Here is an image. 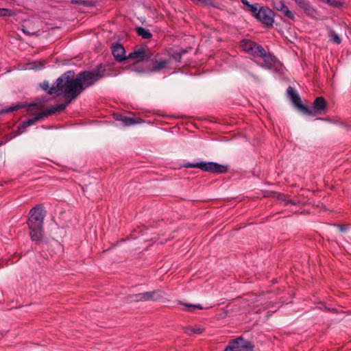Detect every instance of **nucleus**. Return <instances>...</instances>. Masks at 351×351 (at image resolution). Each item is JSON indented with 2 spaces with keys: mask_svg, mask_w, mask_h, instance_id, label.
Instances as JSON below:
<instances>
[{
  "mask_svg": "<svg viewBox=\"0 0 351 351\" xmlns=\"http://www.w3.org/2000/svg\"><path fill=\"white\" fill-rule=\"evenodd\" d=\"M74 72L71 71L63 73L49 90V95L62 94L65 97V101L62 104H66V106L84 89L94 84L102 77L99 71L81 72L76 77H74Z\"/></svg>",
  "mask_w": 351,
  "mask_h": 351,
  "instance_id": "obj_1",
  "label": "nucleus"
},
{
  "mask_svg": "<svg viewBox=\"0 0 351 351\" xmlns=\"http://www.w3.org/2000/svg\"><path fill=\"white\" fill-rule=\"evenodd\" d=\"M46 216V210L41 204L33 207L29 212L27 221L29 229V236L32 241H40L43 236V221Z\"/></svg>",
  "mask_w": 351,
  "mask_h": 351,
  "instance_id": "obj_2",
  "label": "nucleus"
},
{
  "mask_svg": "<svg viewBox=\"0 0 351 351\" xmlns=\"http://www.w3.org/2000/svg\"><path fill=\"white\" fill-rule=\"evenodd\" d=\"M186 168H199L204 171L223 173L228 171V167L214 162H188L184 165Z\"/></svg>",
  "mask_w": 351,
  "mask_h": 351,
  "instance_id": "obj_3",
  "label": "nucleus"
},
{
  "mask_svg": "<svg viewBox=\"0 0 351 351\" xmlns=\"http://www.w3.org/2000/svg\"><path fill=\"white\" fill-rule=\"evenodd\" d=\"M66 108V104H57L53 106H51V108H48L44 112H39L36 114H35V117L32 119H29L25 121H23L21 124V128H25L27 127H29L33 124H34L36 122L41 120L43 118L47 117L49 115H51L52 114H54L57 112L63 111Z\"/></svg>",
  "mask_w": 351,
  "mask_h": 351,
  "instance_id": "obj_4",
  "label": "nucleus"
},
{
  "mask_svg": "<svg viewBox=\"0 0 351 351\" xmlns=\"http://www.w3.org/2000/svg\"><path fill=\"white\" fill-rule=\"evenodd\" d=\"M287 93L288 97L300 112L306 116L315 117V112L302 103L300 95L293 87L289 86Z\"/></svg>",
  "mask_w": 351,
  "mask_h": 351,
  "instance_id": "obj_5",
  "label": "nucleus"
},
{
  "mask_svg": "<svg viewBox=\"0 0 351 351\" xmlns=\"http://www.w3.org/2000/svg\"><path fill=\"white\" fill-rule=\"evenodd\" d=\"M287 93L288 97L300 112L306 116L315 117V112L302 103L300 95L293 87L289 86Z\"/></svg>",
  "mask_w": 351,
  "mask_h": 351,
  "instance_id": "obj_6",
  "label": "nucleus"
},
{
  "mask_svg": "<svg viewBox=\"0 0 351 351\" xmlns=\"http://www.w3.org/2000/svg\"><path fill=\"white\" fill-rule=\"evenodd\" d=\"M253 349L254 345L252 342L239 337L230 340L223 351H253Z\"/></svg>",
  "mask_w": 351,
  "mask_h": 351,
  "instance_id": "obj_7",
  "label": "nucleus"
},
{
  "mask_svg": "<svg viewBox=\"0 0 351 351\" xmlns=\"http://www.w3.org/2000/svg\"><path fill=\"white\" fill-rule=\"evenodd\" d=\"M162 298L160 291L156 290L152 291H147L138 294L130 295L128 300L130 302H147L156 301Z\"/></svg>",
  "mask_w": 351,
  "mask_h": 351,
  "instance_id": "obj_8",
  "label": "nucleus"
},
{
  "mask_svg": "<svg viewBox=\"0 0 351 351\" xmlns=\"http://www.w3.org/2000/svg\"><path fill=\"white\" fill-rule=\"evenodd\" d=\"M266 26H272L274 23V12L267 7H261L255 17Z\"/></svg>",
  "mask_w": 351,
  "mask_h": 351,
  "instance_id": "obj_9",
  "label": "nucleus"
},
{
  "mask_svg": "<svg viewBox=\"0 0 351 351\" xmlns=\"http://www.w3.org/2000/svg\"><path fill=\"white\" fill-rule=\"evenodd\" d=\"M152 53L151 51L145 48H139L131 52L128 59H138V61L151 60Z\"/></svg>",
  "mask_w": 351,
  "mask_h": 351,
  "instance_id": "obj_10",
  "label": "nucleus"
},
{
  "mask_svg": "<svg viewBox=\"0 0 351 351\" xmlns=\"http://www.w3.org/2000/svg\"><path fill=\"white\" fill-rule=\"evenodd\" d=\"M112 53L114 58L118 61H123L128 59V57L125 56V49L119 43H113L111 47Z\"/></svg>",
  "mask_w": 351,
  "mask_h": 351,
  "instance_id": "obj_11",
  "label": "nucleus"
},
{
  "mask_svg": "<svg viewBox=\"0 0 351 351\" xmlns=\"http://www.w3.org/2000/svg\"><path fill=\"white\" fill-rule=\"evenodd\" d=\"M274 7L276 10L278 11L281 12L284 14L285 16H287L288 19H294V14L292 12H291L288 7L284 3L283 1L277 0L274 2Z\"/></svg>",
  "mask_w": 351,
  "mask_h": 351,
  "instance_id": "obj_12",
  "label": "nucleus"
},
{
  "mask_svg": "<svg viewBox=\"0 0 351 351\" xmlns=\"http://www.w3.org/2000/svg\"><path fill=\"white\" fill-rule=\"evenodd\" d=\"M263 59V62L258 64L261 67L267 69H271L274 66L275 62H276V58L275 56L267 53V52H265V55L263 56H261Z\"/></svg>",
  "mask_w": 351,
  "mask_h": 351,
  "instance_id": "obj_13",
  "label": "nucleus"
},
{
  "mask_svg": "<svg viewBox=\"0 0 351 351\" xmlns=\"http://www.w3.org/2000/svg\"><path fill=\"white\" fill-rule=\"evenodd\" d=\"M326 107V102L324 98L322 97H318L313 103V109L311 110L315 112V116L317 113H321L322 111H324Z\"/></svg>",
  "mask_w": 351,
  "mask_h": 351,
  "instance_id": "obj_14",
  "label": "nucleus"
},
{
  "mask_svg": "<svg viewBox=\"0 0 351 351\" xmlns=\"http://www.w3.org/2000/svg\"><path fill=\"white\" fill-rule=\"evenodd\" d=\"M168 63L169 62L167 60H156L154 62H153L149 71L153 73L158 72L165 68Z\"/></svg>",
  "mask_w": 351,
  "mask_h": 351,
  "instance_id": "obj_15",
  "label": "nucleus"
},
{
  "mask_svg": "<svg viewBox=\"0 0 351 351\" xmlns=\"http://www.w3.org/2000/svg\"><path fill=\"white\" fill-rule=\"evenodd\" d=\"M184 332L188 335L201 334L204 331V328L201 326L195 325L194 326H186L184 328Z\"/></svg>",
  "mask_w": 351,
  "mask_h": 351,
  "instance_id": "obj_16",
  "label": "nucleus"
},
{
  "mask_svg": "<svg viewBox=\"0 0 351 351\" xmlns=\"http://www.w3.org/2000/svg\"><path fill=\"white\" fill-rule=\"evenodd\" d=\"M328 35L330 40H332L335 44H340L341 42V39L339 37V34L335 32L331 27H327Z\"/></svg>",
  "mask_w": 351,
  "mask_h": 351,
  "instance_id": "obj_17",
  "label": "nucleus"
},
{
  "mask_svg": "<svg viewBox=\"0 0 351 351\" xmlns=\"http://www.w3.org/2000/svg\"><path fill=\"white\" fill-rule=\"evenodd\" d=\"M136 34L143 38L149 39L152 37V34L149 29H146L142 27H138L136 29Z\"/></svg>",
  "mask_w": 351,
  "mask_h": 351,
  "instance_id": "obj_18",
  "label": "nucleus"
},
{
  "mask_svg": "<svg viewBox=\"0 0 351 351\" xmlns=\"http://www.w3.org/2000/svg\"><path fill=\"white\" fill-rule=\"evenodd\" d=\"M256 43L249 40H244L241 42V47L244 51H245L247 53H250L253 50V47H255V45Z\"/></svg>",
  "mask_w": 351,
  "mask_h": 351,
  "instance_id": "obj_19",
  "label": "nucleus"
},
{
  "mask_svg": "<svg viewBox=\"0 0 351 351\" xmlns=\"http://www.w3.org/2000/svg\"><path fill=\"white\" fill-rule=\"evenodd\" d=\"M266 51L265 50V49L258 45L257 43L255 45V47H253V50H252V51L250 52V53L253 56H255V57H261V56H263V55H265V52Z\"/></svg>",
  "mask_w": 351,
  "mask_h": 351,
  "instance_id": "obj_20",
  "label": "nucleus"
},
{
  "mask_svg": "<svg viewBox=\"0 0 351 351\" xmlns=\"http://www.w3.org/2000/svg\"><path fill=\"white\" fill-rule=\"evenodd\" d=\"M183 305H184L186 307V311L189 312L193 313L195 311L196 309L202 310L203 309V307L200 304H191L188 303H184Z\"/></svg>",
  "mask_w": 351,
  "mask_h": 351,
  "instance_id": "obj_21",
  "label": "nucleus"
},
{
  "mask_svg": "<svg viewBox=\"0 0 351 351\" xmlns=\"http://www.w3.org/2000/svg\"><path fill=\"white\" fill-rule=\"evenodd\" d=\"M121 122L125 126H130L140 123L139 121H135L134 119L125 116L123 118Z\"/></svg>",
  "mask_w": 351,
  "mask_h": 351,
  "instance_id": "obj_22",
  "label": "nucleus"
},
{
  "mask_svg": "<svg viewBox=\"0 0 351 351\" xmlns=\"http://www.w3.org/2000/svg\"><path fill=\"white\" fill-rule=\"evenodd\" d=\"M305 14L312 18L315 17L317 12V10L311 5H310L308 7H307L305 10H304Z\"/></svg>",
  "mask_w": 351,
  "mask_h": 351,
  "instance_id": "obj_23",
  "label": "nucleus"
},
{
  "mask_svg": "<svg viewBox=\"0 0 351 351\" xmlns=\"http://www.w3.org/2000/svg\"><path fill=\"white\" fill-rule=\"evenodd\" d=\"M295 2L303 10H305L311 5L310 2L307 0H295Z\"/></svg>",
  "mask_w": 351,
  "mask_h": 351,
  "instance_id": "obj_24",
  "label": "nucleus"
},
{
  "mask_svg": "<svg viewBox=\"0 0 351 351\" xmlns=\"http://www.w3.org/2000/svg\"><path fill=\"white\" fill-rule=\"evenodd\" d=\"M245 10L256 17V13L258 12L259 9L256 6L251 4L248 8H245Z\"/></svg>",
  "mask_w": 351,
  "mask_h": 351,
  "instance_id": "obj_25",
  "label": "nucleus"
},
{
  "mask_svg": "<svg viewBox=\"0 0 351 351\" xmlns=\"http://www.w3.org/2000/svg\"><path fill=\"white\" fill-rule=\"evenodd\" d=\"M13 14V12L11 10L6 8H0V16H12Z\"/></svg>",
  "mask_w": 351,
  "mask_h": 351,
  "instance_id": "obj_26",
  "label": "nucleus"
},
{
  "mask_svg": "<svg viewBox=\"0 0 351 351\" xmlns=\"http://www.w3.org/2000/svg\"><path fill=\"white\" fill-rule=\"evenodd\" d=\"M40 86L42 88L43 90L47 91V93H49V90L52 86H49V83L48 81H44L43 83L40 84Z\"/></svg>",
  "mask_w": 351,
  "mask_h": 351,
  "instance_id": "obj_27",
  "label": "nucleus"
},
{
  "mask_svg": "<svg viewBox=\"0 0 351 351\" xmlns=\"http://www.w3.org/2000/svg\"><path fill=\"white\" fill-rule=\"evenodd\" d=\"M23 108L21 105H16L14 106L10 107L4 110V112H12L13 111L17 110L20 108Z\"/></svg>",
  "mask_w": 351,
  "mask_h": 351,
  "instance_id": "obj_28",
  "label": "nucleus"
},
{
  "mask_svg": "<svg viewBox=\"0 0 351 351\" xmlns=\"http://www.w3.org/2000/svg\"><path fill=\"white\" fill-rule=\"evenodd\" d=\"M322 2L326 3L330 5L336 6V1L335 0H321Z\"/></svg>",
  "mask_w": 351,
  "mask_h": 351,
  "instance_id": "obj_29",
  "label": "nucleus"
},
{
  "mask_svg": "<svg viewBox=\"0 0 351 351\" xmlns=\"http://www.w3.org/2000/svg\"><path fill=\"white\" fill-rule=\"evenodd\" d=\"M131 69L134 71H136V72H138V73H141V72H143V69H140L137 65H133L132 67H131Z\"/></svg>",
  "mask_w": 351,
  "mask_h": 351,
  "instance_id": "obj_30",
  "label": "nucleus"
},
{
  "mask_svg": "<svg viewBox=\"0 0 351 351\" xmlns=\"http://www.w3.org/2000/svg\"><path fill=\"white\" fill-rule=\"evenodd\" d=\"M338 228L340 232H345L347 230V226L346 225H338Z\"/></svg>",
  "mask_w": 351,
  "mask_h": 351,
  "instance_id": "obj_31",
  "label": "nucleus"
},
{
  "mask_svg": "<svg viewBox=\"0 0 351 351\" xmlns=\"http://www.w3.org/2000/svg\"><path fill=\"white\" fill-rule=\"evenodd\" d=\"M33 107H36L37 108H40L37 104L32 103L28 106V110H32Z\"/></svg>",
  "mask_w": 351,
  "mask_h": 351,
  "instance_id": "obj_32",
  "label": "nucleus"
},
{
  "mask_svg": "<svg viewBox=\"0 0 351 351\" xmlns=\"http://www.w3.org/2000/svg\"><path fill=\"white\" fill-rule=\"evenodd\" d=\"M241 3L245 6V8H248L251 5L247 0H241Z\"/></svg>",
  "mask_w": 351,
  "mask_h": 351,
  "instance_id": "obj_33",
  "label": "nucleus"
},
{
  "mask_svg": "<svg viewBox=\"0 0 351 351\" xmlns=\"http://www.w3.org/2000/svg\"><path fill=\"white\" fill-rule=\"evenodd\" d=\"M125 116L122 115V114H116L115 116V119L117 121H122L123 118H124Z\"/></svg>",
  "mask_w": 351,
  "mask_h": 351,
  "instance_id": "obj_34",
  "label": "nucleus"
},
{
  "mask_svg": "<svg viewBox=\"0 0 351 351\" xmlns=\"http://www.w3.org/2000/svg\"><path fill=\"white\" fill-rule=\"evenodd\" d=\"M22 31L25 34H27V35L32 34V33L29 32L28 30H27L25 28H24V27H23Z\"/></svg>",
  "mask_w": 351,
  "mask_h": 351,
  "instance_id": "obj_35",
  "label": "nucleus"
},
{
  "mask_svg": "<svg viewBox=\"0 0 351 351\" xmlns=\"http://www.w3.org/2000/svg\"><path fill=\"white\" fill-rule=\"evenodd\" d=\"M285 204L286 205H288V204H295V203L292 201V200H287L286 202H285Z\"/></svg>",
  "mask_w": 351,
  "mask_h": 351,
  "instance_id": "obj_36",
  "label": "nucleus"
},
{
  "mask_svg": "<svg viewBox=\"0 0 351 351\" xmlns=\"http://www.w3.org/2000/svg\"><path fill=\"white\" fill-rule=\"evenodd\" d=\"M250 75H251L252 77H253L256 80H259L258 77H256L254 75H253V74H252V73H250Z\"/></svg>",
  "mask_w": 351,
  "mask_h": 351,
  "instance_id": "obj_37",
  "label": "nucleus"
},
{
  "mask_svg": "<svg viewBox=\"0 0 351 351\" xmlns=\"http://www.w3.org/2000/svg\"><path fill=\"white\" fill-rule=\"evenodd\" d=\"M3 144V141H0V146L2 145Z\"/></svg>",
  "mask_w": 351,
  "mask_h": 351,
  "instance_id": "obj_38",
  "label": "nucleus"
}]
</instances>
